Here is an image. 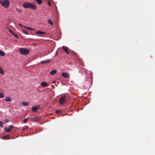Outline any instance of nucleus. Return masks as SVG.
<instances>
[{"mask_svg": "<svg viewBox=\"0 0 155 155\" xmlns=\"http://www.w3.org/2000/svg\"><path fill=\"white\" fill-rule=\"evenodd\" d=\"M23 7L25 8H31L34 10H35L36 9V6L32 3H25L23 5Z\"/></svg>", "mask_w": 155, "mask_h": 155, "instance_id": "obj_1", "label": "nucleus"}, {"mask_svg": "<svg viewBox=\"0 0 155 155\" xmlns=\"http://www.w3.org/2000/svg\"><path fill=\"white\" fill-rule=\"evenodd\" d=\"M0 3L2 6L6 8H7L9 7V2L8 0L4 1L1 0L0 1Z\"/></svg>", "mask_w": 155, "mask_h": 155, "instance_id": "obj_2", "label": "nucleus"}, {"mask_svg": "<svg viewBox=\"0 0 155 155\" xmlns=\"http://www.w3.org/2000/svg\"><path fill=\"white\" fill-rule=\"evenodd\" d=\"M19 51L21 54L23 55H27L28 54L29 52L28 50L23 48H20L19 50Z\"/></svg>", "mask_w": 155, "mask_h": 155, "instance_id": "obj_3", "label": "nucleus"}, {"mask_svg": "<svg viewBox=\"0 0 155 155\" xmlns=\"http://www.w3.org/2000/svg\"><path fill=\"white\" fill-rule=\"evenodd\" d=\"M66 101V98L65 96H63L59 99V103L61 105H63L64 104Z\"/></svg>", "mask_w": 155, "mask_h": 155, "instance_id": "obj_4", "label": "nucleus"}, {"mask_svg": "<svg viewBox=\"0 0 155 155\" xmlns=\"http://www.w3.org/2000/svg\"><path fill=\"white\" fill-rule=\"evenodd\" d=\"M41 119V118L40 117H33L31 118L32 121L35 122L38 121H40Z\"/></svg>", "mask_w": 155, "mask_h": 155, "instance_id": "obj_5", "label": "nucleus"}, {"mask_svg": "<svg viewBox=\"0 0 155 155\" xmlns=\"http://www.w3.org/2000/svg\"><path fill=\"white\" fill-rule=\"evenodd\" d=\"M13 127L12 125H10L8 126V128L5 127L4 128V130L5 131L7 132H9L10 131V130Z\"/></svg>", "mask_w": 155, "mask_h": 155, "instance_id": "obj_6", "label": "nucleus"}, {"mask_svg": "<svg viewBox=\"0 0 155 155\" xmlns=\"http://www.w3.org/2000/svg\"><path fill=\"white\" fill-rule=\"evenodd\" d=\"M61 76L65 78H68L69 76V74L65 72L62 73L61 74Z\"/></svg>", "mask_w": 155, "mask_h": 155, "instance_id": "obj_7", "label": "nucleus"}, {"mask_svg": "<svg viewBox=\"0 0 155 155\" xmlns=\"http://www.w3.org/2000/svg\"><path fill=\"white\" fill-rule=\"evenodd\" d=\"M41 85L43 87H47L49 86V85L46 82H42L41 83Z\"/></svg>", "mask_w": 155, "mask_h": 155, "instance_id": "obj_8", "label": "nucleus"}, {"mask_svg": "<svg viewBox=\"0 0 155 155\" xmlns=\"http://www.w3.org/2000/svg\"><path fill=\"white\" fill-rule=\"evenodd\" d=\"M62 48L67 54H69V52L68 50V47H66L63 46L62 47Z\"/></svg>", "mask_w": 155, "mask_h": 155, "instance_id": "obj_9", "label": "nucleus"}, {"mask_svg": "<svg viewBox=\"0 0 155 155\" xmlns=\"http://www.w3.org/2000/svg\"><path fill=\"white\" fill-rule=\"evenodd\" d=\"M39 107V105H38L36 106H33L32 107V110L33 111L35 112L37 111V108Z\"/></svg>", "mask_w": 155, "mask_h": 155, "instance_id": "obj_10", "label": "nucleus"}, {"mask_svg": "<svg viewBox=\"0 0 155 155\" xmlns=\"http://www.w3.org/2000/svg\"><path fill=\"white\" fill-rule=\"evenodd\" d=\"M10 137L9 135H4L3 137V139H10Z\"/></svg>", "mask_w": 155, "mask_h": 155, "instance_id": "obj_11", "label": "nucleus"}, {"mask_svg": "<svg viewBox=\"0 0 155 155\" xmlns=\"http://www.w3.org/2000/svg\"><path fill=\"white\" fill-rule=\"evenodd\" d=\"M50 61H51L49 60H46L45 61H42L40 63L41 64H47L49 63Z\"/></svg>", "mask_w": 155, "mask_h": 155, "instance_id": "obj_12", "label": "nucleus"}, {"mask_svg": "<svg viewBox=\"0 0 155 155\" xmlns=\"http://www.w3.org/2000/svg\"><path fill=\"white\" fill-rule=\"evenodd\" d=\"M5 101L6 102H11L12 101V99L10 97H7L5 99Z\"/></svg>", "mask_w": 155, "mask_h": 155, "instance_id": "obj_13", "label": "nucleus"}, {"mask_svg": "<svg viewBox=\"0 0 155 155\" xmlns=\"http://www.w3.org/2000/svg\"><path fill=\"white\" fill-rule=\"evenodd\" d=\"M56 73V71L55 70H54L50 72V74L51 75H54Z\"/></svg>", "mask_w": 155, "mask_h": 155, "instance_id": "obj_14", "label": "nucleus"}, {"mask_svg": "<svg viewBox=\"0 0 155 155\" xmlns=\"http://www.w3.org/2000/svg\"><path fill=\"white\" fill-rule=\"evenodd\" d=\"M36 33L40 35H43L45 33V32H42L40 31H36Z\"/></svg>", "mask_w": 155, "mask_h": 155, "instance_id": "obj_15", "label": "nucleus"}, {"mask_svg": "<svg viewBox=\"0 0 155 155\" xmlns=\"http://www.w3.org/2000/svg\"><path fill=\"white\" fill-rule=\"evenodd\" d=\"M5 53L1 50H0V56H4L5 55Z\"/></svg>", "mask_w": 155, "mask_h": 155, "instance_id": "obj_16", "label": "nucleus"}, {"mask_svg": "<svg viewBox=\"0 0 155 155\" xmlns=\"http://www.w3.org/2000/svg\"><path fill=\"white\" fill-rule=\"evenodd\" d=\"M22 104L24 106H26L28 105V103L26 102H23L22 103Z\"/></svg>", "mask_w": 155, "mask_h": 155, "instance_id": "obj_17", "label": "nucleus"}, {"mask_svg": "<svg viewBox=\"0 0 155 155\" xmlns=\"http://www.w3.org/2000/svg\"><path fill=\"white\" fill-rule=\"evenodd\" d=\"M48 23L51 25H53V22L51 20L48 19Z\"/></svg>", "mask_w": 155, "mask_h": 155, "instance_id": "obj_18", "label": "nucleus"}, {"mask_svg": "<svg viewBox=\"0 0 155 155\" xmlns=\"http://www.w3.org/2000/svg\"><path fill=\"white\" fill-rule=\"evenodd\" d=\"M35 1L37 2L39 5H41L42 3V2L41 0H35Z\"/></svg>", "mask_w": 155, "mask_h": 155, "instance_id": "obj_19", "label": "nucleus"}, {"mask_svg": "<svg viewBox=\"0 0 155 155\" xmlns=\"http://www.w3.org/2000/svg\"><path fill=\"white\" fill-rule=\"evenodd\" d=\"M0 74H4V72L3 70H2L1 67L0 66Z\"/></svg>", "mask_w": 155, "mask_h": 155, "instance_id": "obj_20", "label": "nucleus"}, {"mask_svg": "<svg viewBox=\"0 0 155 155\" xmlns=\"http://www.w3.org/2000/svg\"><path fill=\"white\" fill-rule=\"evenodd\" d=\"M29 127L27 126H25L22 129V131L25 130H26Z\"/></svg>", "mask_w": 155, "mask_h": 155, "instance_id": "obj_21", "label": "nucleus"}, {"mask_svg": "<svg viewBox=\"0 0 155 155\" xmlns=\"http://www.w3.org/2000/svg\"><path fill=\"white\" fill-rule=\"evenodd\" d=\"M24 28H27V29H28V30H34V29H33L29 27H25Z\"/></svg>", "mask_w": 155, "mask_h": 155, "instance_id": "obj_22", "label": "nucleus"}, {"mask_svg": "<svg viewBox=\"0 0 155 155\" xmlns=\"http://www.w3.org/2000/svg\"><path fill=\"white\" fill-rule=\"evenodd\" d=\"M30 118V117H28V118H26L24 120H23V122L24 123H26L27 122V121Z\"/></svg>", "mask_w": 155, "mask_h": 155, "instance_id": "obj_23", "label": "nucleus"}, {"mask_svg": "<svg viewBox=\"0 0 155 155\" xmlns=\"http://www.w3.org/2000/svg\"><path fill=\"white\" fill-rule=\"evenodd\" d=\"M16 10L17 11L20 13H21L22 12V10L21 9H18V8H16Z\"/></svg>", "mask_w": 155, "mask_h": 155, "instance_id": "obj_24", "label": "nucleus"}, {"mask_svg": "<svg viewBox=\"0 0 155 155\" xmlns=\"http://www.w3.org/2000/svg\"><path fill=\"white\" fill-rule=\"evenodd\" d=\"M4 97V94H3L0 92V97L3 98Z\"/></svg>", "mask_w": 155, "mask_h": 155, "instance_id": "obj_25", "label": "nucleus"}, {"mask_svg": "<svg viewBox=\"0 0 155 155\" xmlns=\"http://www.w3.org/2000/svg\"><path fill=\"white\" fill-rule=\"evenodd\" d=\"M22 32L24 33L25 34H26V35H28V33H27V32L26 31H25V30H23L22 31Z\"/></svg>", "mask_w": 155, "mask_h": 155, "instance_id": "obj_26", "label": "nucleus"}, {"mask_svg": "<svg viewBox=\"0 0 155 155\" xmlns=\"http://www.w3.org/2000/svg\"><path fill=\"white\" fill-rule=\"evenodd\" d=\"M55 112L56 114H59L61 113V111L59 110H57Z\"/></svg>", "mask_w": 155, "mask_h": 155, "instance_id": "obj_27", "label": "nucleus"}, {"mask_svg": "<svg viewBox=\"0 0 155 155\" xmlns=\"http://www.w3.org/2000/svg\"><path fill=\"white\" fill-rule=\"evenodd\" d=\"M12 35H14L17 38H18V35L17 34H15V33H14Z\"/></svg>", "mask_w": 155, "mask_h": 155, "instance_id": "obj_28", "label": "nucleus"}, {"mask_svg": "<svg viewBox=\"0 0 155 155\" xmlns=\"http://www.w3.org/2000/svg\"><path fill=\"white\" fill-rule=\"evenodd\" d=\"M3 123H4L0 121V126L1 127H3V126L2 125Z\"/></svg>", "mask_w": 155, "mask_h": 155, "instance_id": "obj_29", "label": "nucleus"}, {"mask_svg": "<svg viewBox=\"0 0 155 155\" xmlns=\"http://www.w3.org/2000/svg\"><path fill=\"white\" fill-rule=\"evenodd\" d=\"M18 25L21 27H23L24 28L25 26H24L23 25H22L21 24L19 23L18 24Z\"/></svg>", "mask_w": 155, "mask_h": 155, "instance_id": "obj_30", "label": "nucleus"}, {"mask_svg": "<svg viewBox=\"0 0 155 155\" xmlns=\"http://www.w3.org/2000/svg\"><path fill=\"white\" fill-rule=\"evenodd\" d=\"M9 31L11 33V34H13L14 33L10 29H9Z\"/></svg>", "mask_w": 155, "mask_h": 155, "instance_id": "obj_31", "label": "nucleus"}, {"mask_svg": "<svg viewBox=\"0 0 155 155\" xmlns=\"http://www.w3.org/2000/svg\"><path fill=\"white\" fill-rule=\"evenodd\" d=\"M9 122V120L8 119H5V123H8Z\"/></svg>", "mask_w": 155, "mask_h": 155, "instance_id": "obj_32", "label": "nucleus"}, {"mask_svg": "<svg viewBox=\"0 0 155 155\" xmlns=\"http://www.w3.org/2000/svg\"><path fill=\"white\" fill-rule=\"evenodd\" d=\"M48 4L49 6L51 5V4L49 2H48Z\"/></svg>", "mask_w": 155, "mask_h": 155, "instance_id": "obj_33", "label": "nucleus"}, {"mask_svg": "<svg viewBox=\"0 0 155 155\" xmlns=\"http://www.w3.org/2000/svg\"><path fill=\"white\" fill-rule=\"evenodd\" d=\"M74 53V54H75V55H76V54L75 53Z\"/></svg>", "mask_w": 155, "mask_h": 155, "instance_id": "obj_34", "label": "nucleus"}]
</instances>
